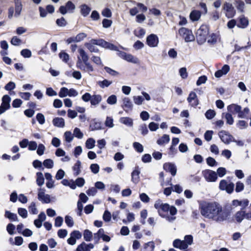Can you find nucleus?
Instances as JSON below:
<instances>
[{
  "instance_id": "nucleus-1",
  "label": "nucleus",
  "mask_w": 251,
  "mask_h": 251,
  "mask_svg": "<svg viewBox=\"0 0 251 251\" xmlns=\"http://www.w3.org/2000/svg\"><path fill=\"white\" fill-rule=\"evenodd\" d=\"M200 209L201 215L206 218L217 222H222L226 219L222 206L217 202H203L200 204Z\"/></svg>"
},
{
  "instance_id": "nucleus-2",
  "label": "nucleus",
  "mask_w": 251,
  "mask_h": 251,
  "mask_svg": "<svg viewBox=\"0 0 251 251\" xmlns=\"http://www.w3.org/2000/svg\"><path fill=\"white\" fill-rule=\"evenodd\" d=\"M154 206L157 209L158 215L168 222L173 223L176 220L175 215L177 210L175 206H170L168 203H164L160 200H158L155 202Z\"/></svg>"
},
{
  "instance_id": "nucleus-3",
  "label": "nucleus",
  "mask_w": 251,
  "mask_h": 251,
  "mask_svg": "<svg viewBox=\"0 0 251 251\" xmlns=\"http://www.w3.org/2000/svg\"><path fill=\"white\" fill-rule=\"evenodd\" d=\"M209 34V28L206 25H202L198 29L196 33L197 42L199 45H202L206 41Z\"/></svg>"
},
{
  "instance_id": "nucleus-4",
  "label": "nucleus",
  "mask_w": 251,
  "mask_h": 251,
  "mask_svg": "<svg viewBox=\"0 0 251 251\" xmlns=\"http://www.w3.org/2000/svg\"><path fill=\"white\" fill-rule=\"evenodd\" d=\"M179 35L186 42H193L195 40V36L192 31L185 27H181L178 30Z\"/></svg>"
},
{
  "instance_id": "nucleus-5",
  "label": "nucleus",
  "mask_w": 251,
  "mask_h": 251,
  "mask_svg": "<svg viewBox=\"0 0 251 251\" xmlns=\"http://www.w3.org/2000/svg\"><path fill=\"white\" fill-rule=\"evenodd\" d=\"M234 184L226 179H222L220 181L219 188L221 190L225 191L227 193L230 194L233 193L234 189Z\"/></svg>"
},
{
  "instance_id": "nucleus-6",
  "label": "nucleus",
  "mask_w": 251,
  "mask_h": 251,
  "mask_svg": "<svg viewBox=\"0 0 251 251\" xmlns=\"http://www.w3.org/2000/svg\"><path fill=\"white\" fill-rule=\"evenodd\" d=\"M202 176L208 182H214L218 179L217 174L216 172L206 169L202 171Z\"/></svg>"
},
{
  "instance_id": "nucleus-7",
  "label": "nucleus",
  "mask_w": 251,
  "mask_h": 251,
  "mask_svg": "<svg viewBox=\"0 0 251 251\" xmlns=\"http://www.w3.org/2000/svg\"><path fill=\"white\" fill-rule=\"evenodd\" d=\"M76 66L78 69L88 72V73L94 71V68L92 65L88 62V61L82 63L79 57H78V60L76 63Z\"/></svg>"
},
{
  "instance_id": "nucleus-8",
  "label": "nucleus",
  "mask_w": 251,
  "mask_h": 251,
  "mask_svg": "<svg viewBox=\"0 0 251 251\" xmlns=\"http://www.w3.org/2000/svg\"><path fill=\"white\" fill-rule=\"evenodd\" d=\"M75 9V5L72 1H68L65 6H61L59 10L62 14L65 15L67 12L70 13H73Z\"/></svg>"
},
{
  "instance_id": "nucleus-9",
  "label": "nucleus",
  "mask_w": 251,
  "mask_h": 251,
  "mask_svg": "<svg viewBox=\"0 0 251 251\" xmlns=\"http://www.w3.org/2000/svg\"><path fill=\"white\" fill-rule=\"evenodd\" d=\"M223 9L226 11V16L228 18L233 17L235 14L234 8L232 6V4L229 2H225L223 6Z\"/></svg>"
},
{
  "instance_id": "nucleus-10",
  "label": "nucleus",
  "mask_w": 251,
  "mask_h": 251,
  "mask_svg": "<svg viewBox=\"0 0 251 251\" xmlns=\"http://www.w3.org/2000/svg\"><path fill=\"white\" fill-rule=\"evenodd\" d=\"M117 54L119 56L121 57L122 58L126 60V61L131 62L134 64L137 63L138 62V59L137 57L133 56L132 55L130 54L126 53L125 52L119 51L117 52Z\"/></svg>"
},
{
  "instance_id": "nucleus-11",
  "label": "nucleus",
  "mask_w": 251,
  "mask_h": 251,
  "mask_svg": "<svg viewBox=\"0 0 251 251\" xmlns=\"http://www.w3.org/2000/svg\"><path fill=\"white\" fill-rule=\"evenodd\" d=\"M218 135L221 140L225 144H228L233 140V137L225 130H221L219 132Z\"/></svg>"
},
{
  "instance_id": "nucleus-12",
  "label": "nucleus",
  "mask_w": 251,
  "mask_h": 251,
  "mask_svg": "<svg viewBox=\"0 0 251 251\" xmlns=\"http://www.w3.org/2000/svg\"><path fill=\"white\" fill-rule=\"evenodd\" d=\"M146 42L149 47L154 48L157 46L159 39L156 35L151 34L147 37Z\"/></svg>"
},
{
  "instance_id": "nucleus-13",
  "label": "nucleus",
  "mask_w": 251,
  "mask_h": 251,
  "mask_svg": "<svg viewBox=\"0 0 251 251\" xmlns=\"http://www.w3.org/2000/svg\"><path fill=\"white\" fill-rule=\"evenodd\" d=\"M38 199L43 203H48L50 202V196L48 194H46L44 190L40 188L38 190Z\"/></svg>"
},
{
  "instance_id": "nucleus-14",
  "label": "nucleus",
  "mask_w": 251,
  "mask_h": 251,
  "mask_svg": "<svg viewBox=\"0 0 251 251\" xmlns=\"http://www.w3.org/2000/svg\"><path fill=\"white\" fill-rule=\"evenodd\" d=\"M190 105L193 107H196L199 105V100L197 94L194 92H191L187 99Z\"/></svg>"
},
{
  "instance_id": "nucleus-15",
  "label": "nucleus",
  "mask_w": 251,
  "mask_h": 251,
  "mask_svg": "<svg viewBox=\"0 0 251 251\" xmlns=\"http://www.w3.org/2000/svg\"><path fill=\"white\" fill-rule=\"evenodd\" d=\"M122 107L126 112H128L132 110L133 104L129 98L126 97L123 99Z\"/></svg>"
},
{
  "instance_id": "nucleus-16",
  "label": "nucleus",
  "mask_w": 251,
  "mask_h": 251,
  "mask_svg": "<svg viewBox=\"0 0 251 251\" xmlns=\"http://www.w3.org/2000/svg\"><path fill=\"white\" fill-rule=\"evenodd\" d=\"M164 169L171 173L173 176H175L176 173V165L171 163H166L163 165Z\"/></svg>"
},
{
  "instance_id": "nucleus-17",
  "label": "nucleus",
  "mask_w": 251,
  "mask_h": 251,
  "mask_svg": "<svg viewBox=\"0 0 251 251\" xmlns=\"http://www.w3.org/2000/svg\"><path fill=\"white\" fill-rule=\"evenodd\" d=\"M230 70V67L228 65H224L221 70L216 71L215 73V76L220 78L224 75L227 74Z\"/></svg>"
},
{
  "instance_id": "nucleus-18",
  "label": "nucleus",
  "mask_w": 251,
  "mask_h": 251,
  "mask_svg": "<svg viewBox=\"0 0 251 251\" xmlns=\"http://www.w3.org/2000/svg\"><path fill=\"white\" fill-rule=\"evenodd\" d=\"M173 246L180 250H185L188 248V244H185L183 240H180L177 239L174 241Z\"/></svg>"
},
{
  "instance_id": "nucleus-19",
  "label": "nucleus",
  "mask_w": 251,
  "mask_h": 251,
  "mask_svg": "<svg viewBox=\"0 0 251 251\" xmlns=\"http://www.w3.org/2000/svg\"><path fill=\"white\" fill-rule=\"evenodd\" d=\"M80 12L84 17H87L91 11V8L86 4H83L79 6Z\"/></svg>"
},
{
  "instance_id": "nucleus-20",
  "label": "nucleus",
  "mask_w": 251,
  "mask_h": 251,
  "mask_svg": "<svg viewBox=\"0 0 251 251\" xmlns=\"http://www.w3.org/2000/svg\"><path fill=\"white\" fill-rule=\"evenodd\" d=\"M10 101L11 98L7 95H4L2 98V103L1 105L8 110L10 107Z\"/></svg>"
},
{
  "instance_id": "nucleus-21",
  "label": "nucleus",
  "mask_w": 251,
  "mask_h": 251,
  "mask_svg": "<svg viewBox=\"0 0 251 251\" xmlns=\"http://www.w3.org/2000/svg\"><path fill=\"white\" fill-rule=\"evenodd\" d=\"M201 14L200 11L194 10L190 14V19L193 22L197 21L200 19Z\"/></svg>"
},
{
  "instance_id": "nucleus-22",
  "label": "nucleus",
  "mask_w": 251,
  "mask_h": 251,
  "mask_svg": "<svg viewBox=\"0 0 251 251\" xmlns=\"http://www.w3.org/2000/svg\"><path fill=\"white\" fill-rule=\"evenodd\" d=\"M53 125L56 127L62 128L65 126V121L63 118L56 117L52 120Z\"/></svg>"
},
{
  "instance_id": "nucleus-23",
  "label": "nucleus",
  "mask_w": 251,
  "mask_h": 251,
  "mask_svg": "<svg viewBox=\"0 0 251 251\" xmlns=\"http://www.w3.org/2000/svg\"><path fill=\"white\" fill-rule=\"evenodd\" d=\"M241 109V107L235 104H231L227 107V110L230 113H237Z\"/></svg>"
},
{
  "instance_id": "nucleus-24",
  "label": "nucleus",
  "mask_w": 251,
  "mask_h": 251,
  "mask_svg": "<svg viewBox=\"0 0 251 251\" xmlns=\"http://www.w3.org/2000/svg\"><path fill=\"white\" fill-rule=\"evenodd\" d=\"M81 168V163L80 161L77 160L72 167L74 176H77L80 174Z\"/></svg>"
},
{
  "instance_id": "nucleus-25",
  "label": "nucleus",
  "mask_w": 251,
  "mask_h": 251,
  "mask_svg": "<svg viewBox=\"0 0 251 251\" xmlns=\"http://www.w3.org/2000/svg\"><path fill=\"white\" fill-rule=\"evenodd\" d=\"M249 25V21L244 16H241L239 18V23L237 26L242 28H246Z\"/></svg>"
},
{
  "instance_id": "nucleus-26",
  "label": "nucleus",
  "mask_w": 251,
  "mask_h": 251,
  "mask_svg": "<svg viewBox=\"0 0 251 251\" xmlns=\"http://www.w3.org/2000/svg\"><path fill=\"white\" fill-rule=\"evenodd\" d=\"M78 52L79 55L77 56V58L78 57H80L81 61H82V63L86 62L87 61H88L89 57L83 49H79L78 50Z\"/></svg>"
},
{
  "instance_id": "nucleus-27",
  "label": "nucleus",
  "mask_w": 251,
  "mask_h": 251,
  "mask_svg": "<svg viewBox=\"0 0 251 251\" xmlns=\"http://www.w3.org/2000/svg\"><path fill=\"white\" fill-rule=\"evenodd\" d=\"M235 220L238 223H241L245 219V211L241 210L237 211L234 215Z\"/></svg>"
},
{
  "instance_id": "nucleus-28",
  "label": "nucleus",
  "mask_w": 251,
  "mask_h": 251,
  "mask_svg": "<svg viewBox=\"0 0 251 251\" xmlns=\"http://www.w3.org/2000/svg\"><path fill=\"white\" fill-rule=\"evenodd\" d=\"M222 117L223 118H225L227 124L229 125H233L234 123V119L231 113L229 112L223 113L222 114Z\"/></svg>"
},
{
  "instance_id": "nucleus-29",
  "label": "nucleus",
  "mask_w": 251,
  "mask_h": 251,
  "mask_svg": "<svg viewBox=\"0 0 251 251\" xmlns=\"http://www.w3.org/2000/svg\"><path fill=\"white\" fill-rule=\"evenodd\" d=\"M61 183L64 186L70 187L72 189L76 188L75 182L73 180L64 179L61 181Z\"/></svg>"
},
{
  "instance_id": "nucleus-30",
  "label": "nucleus",
  "mask_w": 251,
  "mask_h": 251,
  "mask_svg": "<svg viewBox=\"0 0 251 251\" xmlns=\"http://www.w3.org/2000/svg\"><path fill=\"white\" fill-rule=\"evenodd\" d=\"M170 137L168 135L164 134L157 140V144L159 145H163L170 141Z\"/></svg>"
},
{
  "instance_id": "nucleus-31",
  "label": "nucleus",
  "mask_w": 251,
  "mask_h": 251,
  "mask_svg": "<svg viewBox=\"0 0 251 251\" xmlns=\"http://www.w3.org/2000/svg\"><path fill=\"white\" fill-rule=\"evenodd\" d=\"M102 100L101 96L100 95H94L92 96L91 104L92 105H98Z\"/></svg>"
},
{
  "instance_id": "nucleus-32",
  "label": "nucleus",
  "mask_w": 251,
  "mask_h": 251,
  "mask_svg": "<svg viewBox=\"0 0 251 251\" xmlns=\"http://www.w3.org/2000/svg\"><path fill=\"white\" fill-rule=\"evenodd\" d=\"M139 174L140 171L138 170H134L131 174V180L132 181L136 184L139 180Z\"/></svg>"
},
{
  "instance_id": "nucleus-33",
  "label": "nucleus",
  "mask_w": 251,
  "mask_h": 251,
  "mask_svg": "<svg viewBox=\"0 0 251 251\" xmlns=\"http://www.w3.org/2000/svg\"><path fill=\"white\" fill-rule=\"evenodd\" d=\"M36 183L39 186H42L44 183V177L42 173L37 172L36 173Z\"/></svg>"
},
{
  "instance_id": "nucleus-34",
  "label": "nucleus",
  "mask_w": 251,
  "mask_h": 251,
  "mask_svg": "<svg viewBox=\"0 0 251 251\" xmlns=\"http://www.w3.org/2000/svg\"><path fill=\"white\" fill-rule=\"evenodd\" d=\"M102 47L112 50L118 51V52L119 51L117 46L104 40V43H103Z\"/></svg>"
},
{
  "instance_id": "nucleus-35",
  "label": "nucleus",
  "mask_w": 251,
  "mask_h": 251,
  "mask_svg": "<svg viewBox=\"0 0 251 251\" xmlns=\"http://www.w3.org/2000/svg\"><path fill=\"white\" fill-rule=\"evenodd\" d=\"M4 216L6 218L9 219L10 220L17 222L19 221L17 215L16 214L11 213L9 211H5Z\"/></svg>"
},
{
  "instance_id": "nucleus-36",
  "label": "nucleus",
  "mask_w": 251,
  "mask_h": 251,
  "mask_svg": "<svg viewBox=\"0 0 251 251\" xmlns=\"http://www.w3.org/2000/svg\"><path fill=\"white\" fill-rule=\"evenodd\" d=\"M112 83V81L108 80L107 79H104L102 81H99L97 82V84L101 88H104L108 87Z\"/></svg>"
},
{
  "instance_id": "nucleus-37",
  "label": "nucleus",
  "mask_w": 251,
  "mask_h": 251,
  "mask_svg": "<svg viewBox=\"0 0 251 251\" xmlns=\"http://www.w3.org/2000/svg\"><path fill=\"white\" fill-rule=\"evenodd\" d=\"M120 121L121 123H122L127 126H133L132 119L129 117L121 118L120 120Z\"/></svg>"
},
{
  "instance_id": "nucleus-38",
  "label": "nucleus",
  "mask_w": 251,
  "mask_h": 251,
  "mask_svg": "<svg viewBox=\"0 0 251 251\" xmlns=\"http://www.w3.org/2000/svg\"><path fill=\"white\" fill-rule=\"evenodd\" d=\"M22 4L21 1H17L15 2V16L18 17L20 14L22 10Z\"/></svg>"
},
{
  "instance_id": "nucleus-39",
  "label": "nucleus",
  "mask_w": 251,
  "mask_h": 251,
  "mask_svg": "<svg viewBox=\"0 0 251 251\" xmlns=\"http://www.w3.org/2000/svg\"><path fill=\"white\" fill-rule=\"evenodd\" d=\"M207 39V42L210 45H214L215 44L218 39V36L217 34L215 33H212L209 35Z\"/></svg>"
},
{
  "instance_id": "nucleus-40",
  "label": "nucleus",
  "mask_w": 251,
  "mask_h": 251,
  "mask_svg": "<svg viewBox=\"0 0 251 251\" xmlns=\"http://www.w3.org/2000/svg\"><path fill=\"white\" fill-rule=\"evenodd\" d=\"M95 146V140L92 138H88L85 142V147L88 149H92Z\"/></svg>"
},
{
  "instance_id": "nucleus-41",
  "label": "nucleus",
  "mask_w": 251,
  "mask_h": 251,
  "mask_svg": "<svg viewBox=\"0 0 251 251\" xmlns=\"http://www.w3.org/2000/svg\"><path fill=\"white\" fill-rule=\"evenodd\" d=\"M93 237L92 232L88 229H85L83 232V238L84 239L87 241H90Z\"/></svg>"
},
{
  "instance_id": "nucleus-42",
  "label": "nucleus",
  "mask_w": 251,
  "mask_h": 251,
  "mask_svg": "<svg viewBox=\"0 0 251 251\" xmlns=\"http://www.w3.org/2000/svg\"><path fill=\"white\" fill-rule=\"evenodd\" d=\"M167 185L172 186L173 187V190L177 193L180 194L183 191L182 187L178 184L173 186L171 183V179L168 182Z\"/></svg>"
},
{
  "instance_id": "nucleus-43",
  "label": "nucleus",
  "mask_w": 251,
  "mask_h": 251,
  "mask_svg": "<svg viewBox=\"0 0 251 251\" xmlns=\"http://www.w3.org/2000/svg\"><path fill=\"white\" fill-rule=\"evenodd\" d=\"M43 164L46 168L51 169L53 167L54 162L51 159H47L44 161Z\"/></svg>"
},
{
  "instance_id": "nucleus-44",
  "label": "nucleus",
  "mask_w": 251,
  "mask_h": 251,
  "mask_svg": "<svg viewBox=\"0 0 251 251\" xmlns=\"http://www.w3.org/2000/svg\"><path fill=\"white\" fill-rule=\"evenodd\" d=\"M64 137L66 142L70 143L74 138L73 135L70 131H66L64 134Z\"/></svg>"
},
{
  "instance_id": "nucleus-45",
  "label": "nucleus",
  "mask_w": 251,
  "mask_h": 251,
  "mask_svg": "<svg viewBox=\"0 0 251 251\" xmlns=\"http://www.w3.org/2000/svg\"><path fill=\"white\" fill-rule=\"evenodd\" d=\"M84 45L91 52H98L99 51V50L93 44L89 42L85 43Z\"/></svg>"
},
{
  "instance_id": "nucleus-46",
  "label": "nucleus",
  "mask_w": 251,
  "mask_h": 251,
  "mask_svg": "<svg viewBox=\"0 0 251 251\" xmlns=\"http://www.w3.org/2000/svg\"><path fill=\"white\" fill-rule=\"evenodd\" d=\"M133 100L135 104L140 105L142 104L144 98L141 96H135L133 97Z\"/></svg>"
},
{
  "instance_id": "nucleus-47",
  "label": "nucleus",
  "mask_w": 251,
  "mask_h": 251,
  "mask_svg": "<svg viewBox=\"0 0 251 251\" xmlns=\"http://www.w3.org/2000/svg\"><path fill=\"white\" fill-rule=\"evenodd\" d=\"M65 222L68 227H73L74 225V221L72 217L67 215L65 217Z\"/></svg>"
},
{
  "instance_id": "nucleus-48",
  "label": "nucleus",
  "mask_w": 251,
  "mask_h": 251,
  "mask_svg": "<svg viewBox=\"0 0 251 251\" xmlns=\"http://www.w3.org/2000/svg\"><path fill=\"white\" fill-rule=\"evenodd\" d=\"M58 95L60 98L69 96V89L66 87H62L60 90Z\"/></svg>"
},
{
  "instance_id": "nucleus-49",
  "label": "nucleus",
  "mask_w": 251,
  "mask_h": 251,
  "mask_svg": "<svg viewBox=\"0 0 251 251\" xmlns=\"http://www.w3.org/2000/svg\"><path fill=\"white\" fill-rule=\"evenodd\" d=\"M87 36V34L84 33L78 34L72 40L74 42H79L82 41Z\"/></svg>"
},
{
  "instance_id": "nucleus-50",
  "label": "nucleus",
  "mask_w": 251,
  "mask_h": 251,
  "mask_svg": "<svg viewBox=\"0 0 251 251\" xmlns=\"http://www.w3.org/2000/svg\"><path fill=\"white\" fill-rule=\"evenodd\" d=\"M117 97L115 95H112L110 96L107 99V102L109 104L113 105L117 103Z\"/></svg>"
},
{
  "instance_id": "nucleus-51",
  "label": "nucleus",
  "mask_w": 251,
  "mask_h": 251,
  "mask_svg": "<svg viewBox=\"0 0 251 251\" xmlns=\"http://www.w3.org/2000/svg\"><path fill=\"white\" fill-rule=\"evenodd\" d=\"M75 251H90V250L86 247V244L85 242H82L77 246Z\"/></svg>"
},
{
  "instance_id": "nucleus-52",
  "label": "nucleus",
  "mask_w": 251,
  "mask_h": 251,
  "mask_svg": "<svg viewBox=\"0 0 251 251\" xmlns=\"http://www.w3.org/2000/svg\"><path fill=\"white\" fill-rule=\"evenodd\" d=\"M217 176H219L220 177H223L226 174V170L225 168L224 167H219L217 170Z\"/></svg>"
},
{
  "instance_id": "nucleus-53",
  "label": "nucleus",
  "mask_w": 251,
  "mask_h": 251,
  "mask_svg": "<svg viewBox=\"0 0 251 251\" xmlns=\"http://www.w3.org/2000/svg\"><path fill=\"white\" fill-rule=\"evenodd\" d=\"M154 248V244L153 242H149L144 245V250L146 251H152Z\"/></svg>"
},
{
  "instance_id": "nucleus-54",
  "label": "nucleus",
  "mask_w": 251,
  "mask_h": 251,
  "mask_svg": "<svg viewBox=\"0 0 251 251\" xmlns=\"http://www.w3.org/2000/svg\"><path fill=\"white\" fill-rule=\"evenodd\" d=\"M216 115V112L214 110L212 109L208 110L205 113V116L207 119H212Z\"/></svg>"
},
{
  "instance_id": "nucleus-55",
  "label": "nucleus",
  "mask_w": 251,
  "mask_h": 251,
  "mask_svg": "<svg viewBox=\"0 0 251 251\" xmlns=\"http://www.w3.org/2000/svg\"><path fill=\"white\" fill-rule=\"evenodd\" d=\"M59 56L60 58L65 63H67L69 60V54L64 51L60 52L59 54Z\"/></svg>"
},
{
  "instance_id": "nucleus-56",
  "label": "nucleus",
  "mask_w": 251,
  "mask_h": 251,
  "mask_svg": "<svg viewBox=\"0 0 251 251\" xmlns=\"http://www.w3.org/2000/svg\"><path fill=\"white\" fill-rule=\"evenodd\" d=\"M29 211L31 214H36L38 213V210L36 207L35 203L32 202L28 207Z\"/></svg>"
},
{
  "instance_id": "nucleus-57",
  "label": "nucleus",
  "mask_w": 251,
  "mask_h": 251,
  "mask_svg": "<svg viewBox=\"0 0 251 251\" xmlns=\"http://www.w3.org/2000/svg\"><path fill=\"white\" fill-rule=\"evenodd\" d=\"M73 135L78 139H82L83 137V133L80 131V129L75 127L74 130Z\"/></svg>"
},
{
  "instance_id": "nucleus-58",
  "label": "nucleus",
  "mask_w": 251,
  "mask_h": 251,
  "mask_svg": "<svg viewBox=\"0 0 251 251\" xmlns=\"http://www.w3.org/2000/svg\"><path fill=\"white\" fill-rule=\"evenodd\" d=\"M133 146L135 150L138 152L141 153L144 151L143 146L138 142H134L133 144Z\"/></svg>"
},
{
  "instance_id": "nucleus-59",
  "label": "nucleus",
  "mask_w": 251,
  "mask_h": 251,
  "mask_svg": "<svg viewBox=\"0 0 251 251\" xmlns=\"http://www.w3.org/2000/svg\"><path fill=\"white\" fill-rule=\"evenodd\" d=\"M213 134V131L212 130H207L204 134L205 140L207 142L211 141L212 139Z\"/></svg>"
},
{
  "instance_id": "nucleus-60",
  "label": "nucleus",
  "mask_w": 251,
  "mask_h": 251,
  "mask_svg": "<svg viewBox=\"0 0 251 251\" xmlns=\"http://www.w3.org/2000/svg\"><path fill=\"white\" fill-rule=\"evenodd\" d=\"M244 189V184L241 181H238L236 183L235 191L237 193L240 192Z\"/></svg>"
},
{
  "instance_id": "nucleus-61",
  "label": "nucleus",
  "mask_w": 251,
  "mask_h": 251,
  "mask_svg": "<svg viewBox=\"0 0 251 251\" xmlns=\"http://www.w3.org/2000/svg\"><path fill=\"white\" fill-rule=\"evenodd\" d=\"M11 44L14 46H19L21 43V40L17 36H13L11 40Z\"/></svg>"
},
{
  "instance_id": "nucleus-62",
  "label": "nucleus",
  "mask_w": 251,
  "mask_h": 251,
  "mask_svg": "<svg viewBox=\"0 0 251 251\" xmlns=\"http://www.w3.org/2000/svg\"><path fill=\"white\" fill-rule=\"evenodd\" d=\"M18 213L23 218H26L27 217V211L25 208H19Z\"/></svg>"
},
{
  "instance_id": "nucleus-63",
  "label": "nucleus",
  "mask_w": 251,
  "mask_h": 251,
  "mask_svg": "<svg viewBox=\"0 0 251 251\" xmlns=\"http://www.w3.org/2000/svg\"><path fill=\"white\" fill-rule=\"evenodd\" d=\"M21 54L25 58H29L31 56V52L28 49H24L21 51Z\"/></svg>"
},
{
  "instance_id": "nucleus-64",
  "label": "nucleus",
  "mask_w": 251,
  "mask_h": 251,
  "mask_svg": "<svg viewBox=\"0 0 251 251\" xmlns=\"http://www.w3.org/2000/svg\"><path fill=\"white\" fill-rule=\"evenodd\" d=\"M206 163L211 167H214L217 165V162L215 159L211 157H208L206 159Z\"/></svg>"
}]
</instances>
